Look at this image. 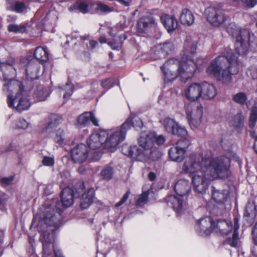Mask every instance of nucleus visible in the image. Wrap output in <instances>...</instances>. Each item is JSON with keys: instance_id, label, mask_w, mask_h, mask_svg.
<instances>
[{"instance_id": "1", "label": "nucleus", "mask_w": 257, "mask_h": 257, "mask_svg": "<svg viewBox=\"0 0 257 257\" xmlns=\"http://www.w3.org/2000/svg\"><path fill=\"white\" fill-rule=\"evenodd\" d=\"M226 31L229 35L235 38L234 47L236 54L230 50L225 56H219L213 60L206 69L207 74H212L223 83L230 82L231 75L238 73V56L246 55L255 39L254 34H251L248 29L238 28L234 23L228 25Z\"/></svg>"}, {"instance_id": "2", "label": "nucleus", "mask_w": 257, "mask_h": 257, "mask_svg": "<svg viewBox=\"0 0 257 257\" xmlns=\"http://www.w3.org/2000/svg\"><path fill=\"white\" fill-rule=\"evenodd\" d=\"M229 166V159L224 156L201 158L193 154L186 158L182 171L189 174L191 177L194 191L203 194L207 190L211 181L224 177Z\"/></svg>"}, {"instance_id": "3", "label": "nucleus", "mask_w": 257, "mask_h": 257, "mask_svg": "<svg viewBox=\"0 0 257 257\" xmlns=\"http://www.w3.org/2000/svg\"><path fill=\"white\" fill-rule=\"evenodd\" d=\"M197 42L187 36L184 41L180 61L171 59L161 67L165 81H171L179 77L184 82L191 78L197 68L203 63L204 60L198 59L194 61L197 50Z\"/></svg>"}, {"instance_id": "4", "label": "nucleus", "mask_w": 257, "mask_h": 257, "mask_svg": "<svg viewBox=\"0 0 257 257\" xmlns=\"http://www.w3.org/2000/svg\"><path fill=\"white\" fill-rule=\"evenodd\" d=\"M128 123L129 120H127L122 124L120 127L93 133L87 140L88 147L91 149L95 150L104 144V147L111 152H114L118 145L124 140L125 131L123 128Z\"/></svg>"}, {"instance_id": "5", "label": "nucleus", "mask_w": 257, "mask_h": 257, "mask_svg": "<svg viewBox=\"0 0 257 257\" xmlns=\"http://www.w3.org/2000/svg\"><path fill=\"white\" fill-rule=\"evenodd\" d=\"M62 202H57L55 205L56 211L53 210L52 212L48 209L44 211V220L46 224L49 227L54 228L49 229L52 231L60 227L62 225V216L63 212L61 207L62 205L65 208L70 207L73 203V191L69 187H65L61 192Z\"/></svg>"}, {"instance_id": "6", "label": "nucleus", "mask_w": 257, "mask_h": 257, "mask_svg": "<svg viewBox=\"0 0 257 257\" xmlns=\"http://www.w3.org/2000/svg\"><path fill=\"white\" fill-rule=\"evenodd\" d=\"M15 60L10 58L5 62H0V79L7 81L3 85V91L8 93V96L15 91H23L24 86L22 83L16 80L13 79L16 76V71L14 67Z\"/></svg>"}, {"instance_id": "7", "label": "nucleus", "mask_w": 257, "mask_h": 257, "mask_svg": "<svg viewBox=\"0 0 257 257\" xmlns=\"http://www.w3.org/2000/svg\"><path fill=\"white\" fill-rule=\"evenodd\" d=\"M155 142V134L151 132H142L138 139V144L141 148L136 150V159L143 162L148 157L147 155L149 150L153 148Z\"/></svg>"}, {"instance_id": "8", "label": "nucleus", "mask_w": 257, "mask_h": 257, "mask_svg": "<svg viewBox=\"0 0 257 257\" xmlns=\"http://www.w3.org/2000/svg\"><path fill=\"white\" fill-rule=\"evenodd\" d=\"M205 15L210 25L216 28L224 26L229 18L225 11L219 6L207 8L205 10Z\"/></svg>"}, {"instance_id": "9", "label": "nucleus", "mask_w": 257, "mask_h": 257, "mask_svg": "<svg viewBox=\"0 0 257 257\" xmlns=\"http://www.w3.org/2000/svg\"><path fill=\"white\" fill-rule=\"evenodd\" d=\"M7 103L10 108H15L19 112L26 110L31 106V103L28 98V94L26 90L17 92L15 96L8 95Z\"/></svg>"}, {"instance_id": "10", "label": "nucleus", "mask_w": 257, "mask_h": 257, "mask_svg": "<svg viewBox=\"0 0 257 257\" xmlns=\"http://www.w3.org/2000/svg\"><path fill=\"white\" fill-rule=\"evenodd\" d=\"M53 235L47 231H44L41 235L40 240L43 243V257H64L59 249L51 245Z\"/></svg>"}, {"instance_id": "11", "label": "nucleus", "mask_w": 257, "mask_h": 257, "mask_svg": "<svg viewBox=\"0 0 257 257\" xmlns=\"http://www.w3.org/2000/svg\"><path fill=\"white\" fill-rule=\"evenodd\" d=\"M190 145V141L186 138H182L173 146L169 151V155L172 161L180 162L185 157L186 149Z\"/></svg>"}, {"instance_id": "12", "label": "nucleus", "mask_w": 257, "mask_h": 257, "mask_svg": "<svg viewBox=\"0 0 257 257\" xmlns=\"http://www.w3.org/2000/svg\"><path fill=\"white\" fill-rule=\"evenodd\" d=\"M186 113L188 122L192 129L197 128L200 124L203 114V107L198 105L195 110H193L191 105L186 107Z\"/></svg>"}, {"instance_id": "13", "label": "nucleus", "mask_w": 257, "mask_h": 257, "mask_svg": "<svg viewBox=\"0 0 257 257\" xmlns=\"http://www.w3.org/2000/svg\"><path fill=\"white\" fill-rule=\"evenodd\" d=\"M163 124L168 133L182 138L187 136V131L185 128L180 126L173 119L170 117L165 118L163 120Z\"/></svg>"}, {"instance_id": "14", "label": "nucleus", "mask_w": 257, "mask_h": 257, "mask_svg": "<svg viewBox=\"0 0 257 257\" xmlns=\"http://www.w3.org/2000/svg\"><path fill=\"white\" fill-rule=\"evenodd\" d=\"M215 222L211 217L207 216L201 218L196 222L195 226L198 233L201 236H207L214 231Z\"/></svg>"}, {"instance_id": "15", "label": "nucleus", "mask_w": 257, "mask_h": 257, "mask_svg": "<svg viewBox=\"0 0 257 257\" xmlns=\"http://www.w3.org/2000/svg\"><path fill=\"white\" fill-rule=\"evenodd\" d=\"M202 83L193 82L184 90V96L189 101L194 102L201 98Z\"/></svg>"}, {"instance_id": "16", "label": "nucleus", "mask_w": 257, "mask_h": 257, "mask_svg": "<svg viewBox=\"0 0 257 257\" xmlns=\"http://www.w3.org/2000/svg\"><path fill=\"white\" fill-rule=\"evenodd\" d=\"M182 197L170 195L165 198V201L169 206L172 207L178 215H181L186 209V203Z\"/></svg>"}, {"instance_id": "17", "label": "nucleus", "mask_w": 257, "mask_h": 257, "mask_svg": "<svg viewBox=\"0 0 257 257\" xmlns=\"http://www.w3.org/2000/svg\"><path fill=\"white\" fill-rule=\"evenodd\" d=\"M88 156V149L84 144H78L71 150V157L75 163H82L84 162Z\"/></svg>"}, {"instance_id": "18", "label": "nucleus", "mask_w": 257, "mask_h": 257, "mask_svg": "<svg viewBox=\"0 0 257 257\" xmlns=\"http://www.w3.org/2000/svg\"><path fill=\"white\" fill-rule=\"evenodd\" d=\"M155 20L152 17H145L140 18L137 24V31L140 34L148 32L152 28L155 27Z\"/></svg>"}, {"instance_id": "19", "label": "nucleus", "mask_w": 257, "mask_h": 257, "mask_svg": "<svg viewBox=\"0 0 257 257\" xmlns=\"http://www.w3.org/2000/svg\"><path fill=\"white\" fill-rule=\"evenodd\" d=\"M91 121L96 126L98 125V120L91 111L85 112L80 114L77 120V125L80 127H84Z\"/></svg>"}, {"instance_id": "20", "label": "nucleus", "mask_w": 257, "mask_h": 257, "mask_svg": "<svg viewBox=\"0 0 257 257\" xmlns=\"http://www.w3.org/2000/svg\"><path fill=\"white\" fill-rule=\"evenodd\" d=\"M161 21L169 33L173 32L178 27V21L174 16L164 14L161 17Z\"/></svg>"}, {"instance_id": "21", "label": "nucleus", "mask_w": 257, "mask_h": 257, "mask_svg": "<svg viewBox=\"0 0 257 257\" xmlns=\"http://www.w3.org/2000/svg\"><path fill=\"white\" fill-rule=\"evenodd\" d=\"M215 222L214 231L219 232L222 235H226L232 230V225L230 221L219 219Z\"/></svg>"}, {"instance_id": "22", "label": "nucleus", "mask_w": 257, "mask_h": 257, "mask_svg": "<svg viewBox=\"0 0 257 257\" xmlns=\"http://www.w3.org/2000/svg\"><path fill=\"white\" fill-rule=\"evenodd\" d=\"M212 198L218 205H222L224 207V203L227 201L228 197V191L226 190H220L211 187Z\"/></svg>"}, {"instance_id": "23", "label": "nucleus", "mask_w": 257, "mask_h": 257, "mask_svg": "<svg viewBox=\"0 0 257 257\" xmlns=\"http://www.w3.org/2000/svg\"><path fill=\"white\" fill-rule=\"evenodd\" d=\"M201 98L210 100L215 97L217 94V90L212 84L206 82H202Z\"/></svg>"}, {"instance_id": "24", "label": "nucleus", "mask_w": 257, "mask_h": 257, "mask_svg": "<svg viewBox=\"0 0 257 257\" xmlns=\"http://www.w3.org/2000/svg\"><path fill=\"white\" fill-rule=\"evenodd\" d=\"M39 66L34 60H30L27 64L26 72L28 79H37L39 77Z\"/></svg>"}, {"instance_id": "25", "label": "nucleus", "mask_w": 257, "mask_h": 257, "mask_svg": "<svg viewBox=\"0 0 257 257\" xmlns=\"http://www.w3.org/2000/svg\"><path fill=\"white\" fill-rule=\"evenodd\" d=\"M174 190L179 196L187 195L190 191L189 182L185 179H181L177 181L174 186Z\"/></svg>"}, {"instance_id": "26", "label": "nucleus", "mask_w": 257, "mask_h": 257, "mask_svg": "<svg viewBox=\"0 0 257 257\" xmlns=\"http://www.w3.org/2000/svg\"><path fill=\"white\" fill-rule=\"evenodd\" d=\"M94 197V190L91 188L82 194L80 202L81 208L84 209L88 208L93 202Z\"/></svg>"}, {"instance_id": "27", "label": "nucleus", "mask_w": 257, "mask_h": 257, "mask_svg": "<svg viewBox=\"0 0 257 257\" xmlns=\"http://www.w3.org/2000/svg\"><path fill=\"white\" fill-rule=\"evenodd\" d=\"M233 233L231 238H227L225 241V243L229 244L233 247H237L239 242L238 233L237 230L239 228L238 219L235 217L233 220Z\"/></svg>"}, {"instance_id": "28", "label": "nucleus", "mask_w": 257, "mask_h": 257, "mask_svg": "<svg viewBox=\"0 0 257 257\" xmlns=\"http://www.w3.org/2000/svg\"><path fill=\"white\" fill-rule=\"evenodd\" d=\"M61 117L57 114H53L50 115L46 120L43 130L47 132L51 129L56 128L61 122Z\"/></svg>"}, {"instance_id": "29", "label": "nucleus", "mask_w": 257, "mask_h": 257, "mask_svg": "<svg viewBox=\"0 0 257 257\" xmlns=\"http://www.w3.org/2000/svg\"><path fill=\"white\" fill-rule=\"evenodd\" d=\"M174 49V46L173 43L171 42H165L163 44L159 45L156 53L160 54L158 58H162L166 57L167 55L171 53Z\"/></svg>"}, {"instance_id": "30", "label": "nucleus", "mask_w": 257, "mask_h": 257, "mask_svg": "<svg viewBox=\"0 0 257 257\" xmlns=\"http://www.w3.org/2000/svg\"><path fill=\"white\" fill-rule=\"evenodd\" d=\"M180 20L183 25L191 26L194 22V17L190 11L184 9L180 15Z\"/></svg>"}, {"instance_id": "31", "label": "nucleus", "mask_w": 257, "mask_h": 257, "mask_svg": "<svg viewBox=\"0 0 257 257\" xmlns=\"http://www.w3.org/2000/svg\"><path fill=\"white\" fill-rule=\"evenodd\" d=\"M256 206L253 202H249L247 204L244 212V216L247 217L248 221L252 222L256 215Z\"/></svg>"}, {"instance_id": "32", "label": "nucleus", "mask_w": 257, "mask_h": 257, "mask_svg": "<svg viewBox=\"0 0 257 257\" xmlns=\"http://www.w3.org/2000/svg\"><path fill=\"white\" fill-rule=\"evenodd\" d=\"M127 120H129V123L127 125H126L125 128H123V130L125 131V136L127 131L132 127H134L136 130H139L143 126L142 120L139 117H136L133 118L130 117L122 124L125 123Z\"/></svg>"}, {"instance_id": "33", "label": "nucleus", "mask_w": 257, "mask_h": 257, "mask_svg": "<svg viewBox=\"0 0 257 257\" xmlns=\"http://www.w3.org/2000/svg\"><path fill=\"white\" fill-rule=\"evenodd\" d=\"M34 56L37 60L41 63L47 62L49 59V53L46 48L38 47L36 48Z\"/></svg>"}, {"instance_id": "34", "label": "nucleus", "mask_w": 257, "mask_h": 257, "mask_svg": "<svg viewBox=\"0 0 257 257\" xmlns=\"http://www.w3.org/2000/svg\"><path fill=\"white\" fill-rule=\"evenodd\" d=\"M69 10H78L83 14H86L89 12V5L85 1H78L76 2L69 8Z\"/></svg>"}, {"instance_id": "35", "label": "nucleus", "mask_w": 257, "mask_h": 257, "mask_svg": "<svg viewBox=\"0 0 257 257\" xmlns=\"http://www.w3.org/2000/svg\"><path fill=\"white\" fill-rule=\"evenodd\" d=\"M27 8L28 6L23 2H15L11 5L9 9L17 13H22L27 11Z\"/></svg>"}, {"instance_id": "36", "label": "nucleus", "mask_w": 257, "mask_h": 257, "mask_svg": "<svg viewBox=\"0 0 257 257\" xmlns=\"http://www.w3.org/2000/svg\"><path fill=\"white\" fill-rule=\"evenodd\" d=\"M53 139L55 142L59 145H62L65 143V135L63 130L59 128L54 134Z\"/></svg>"}, {"instance_id": "37", "label": "nucleus", "mask_w": 257, "mask_h": 257, "mask_svg": "<svg viewBox=\"0 0 257 257\" xmlns=\"http://www.w3.org/2000/svg\"><path fill=\"white\" fill-rule=\"evenodd\" d=\"M48 95V93L45 88L42 86L39 87L34 94V97L37 101H44L47 99Z\"/></svg>"}, {"instance_id": "38", "label": "nucleus", "mask_w": 257, "mask_h": 257, "mask_svg": "<svg viewBox=\"0 0 257 257\" xmlns=\"http://www.w3.org/2000/svg\"><path fill=\"white\" fill-rule=\"evenodd\" d=\"M244 117L240 113H237L232 118L231 124L235 128H241L243 126Z\"/></svg>"}, {"instance_id": "39", "label": "nucleus", "mask_w": 257, "mask_h": 257, "mask_svg": "<svg viewBox=\"0 0 257 257\" xmlns=\"http://www.w3.org/2000/svg\"><path fill=\"white\" fill-rule=\"evenodd\" d=\"M135 148H138V147L123 145L121 147V152L126 156L132 157L136 159V150Z\"/></svg>"}, {"instance_id": "40", "label": "nucleus", "mask_w": 257, "mask_h": 257, "mask_svg": "<svg viewBox=\"0 0 257 257\" xmlns=\"http://www.w3.org/2000/svg\"><path fill=\"white\" fill-rule=\"evenodd\" d=\"M113 169L110 166L105 167L101 171L100 174L101 179L105 180H109L112 177Z\"/></svg>"}, {"instance_id": "41", "label": "nucleus", "mask_w": 257, "mask_h": 257, "mask_svg": "<svg viewBox=\"0 0 257 257\" xmlns=\"http://www.w3.org/2000/svg\"><path fill=\"white\" fill-rule=\"evenodd\" d=\"M148 155L147 158H146L143 162L146 161L148 160H152L155 161L159 159L162 155V153L159 150L156 148H152L149 150V153H147Z\"/></svg>"}, {"instance_id": "42", "label": "nucleus", "mask_w": 257, "mask_h": 257, "mask_svg": "<svg viewBox=\"0 0 257 257\" xmlns=\"http://www.w3.org/2000/svg\"><path fill=\"white\" fill-rule=\"evenodd\" d=\"M149 193L147 191L143 192L141 194L135 197L137 206H143L148 202Z\"/></svg>"}, {"instance_id": "43", "label": "nucleus", "mask_w": 257, "mask_h": 257, "mask_svg": "<svg viewBox=\"0 0 257 257\" xmlns=\"http://www.w3.org/2000/svg\"><path fill=\"white\" fill-rule=\"evenodd\" d=\"M74 90V86L71 83H67L62 91L64 92L63 98H68L72 94Z\"/></svg>"}, {"instance_id": "44", "label": "nucleus", "mask_w": 257, "mask_h": 257, "mask_svg": "<svg viewBox=\"0 0 257 257\" xmlns=\"http://www.w3.org/2000/svg\"><path fill=\"white\" fill-rule=\"evenodd\" d=\"M257 121V106L255 105L252 107L250 118L249 121V125L250 127H253Z\"/></svg>"}, {"instance_id": "45", "label": "nucleus", "mask_w": 257, "mask_h": 257, "mask_svg": "<svg viewBox=\"0 0 257 257\" xmlns=\"http://www.w3.org/2000/svg\"><path fill=\"white\" fill-rule=\"evenodd\" d=\"M247 97L243 92H239L235 94L233 96V100L241 105L244 104L246 102Z\"/></svg>"}, {"instance_id": "46", "label": "nucleus", "mask_w": 257, "mask_h": 257, "mask_svg": "<svg viewBox=\"0 0 257 257\" xmlns=\"http://www.w3.org/2000/svg\"><path fill=\"white\" fill-rule=\"evenodd\" d=\"M69 177V172L67 170L64 171L58 176V181L60 183H63L64 185L67 184Z\"/></svg>"}, {"instance_id": "47", "label": "nucleus", "mask_w": 257, "mask_h": 257, "mask_svg": "<svg viewBox=\"0 0 257 257\" xmlns=\"http://www.w3.org/2000/svg\"><path fill=\"white\" fill-rule=\"evenodd\" d=\"M15 125L16 128L25 130L28 127L29 124L25 119L20 118L19 119L15 120Z\"/></svg>"}, {"instance_id": "48", "label": "nucleus", "mask_w": 257, "mask_h": 257, "mask_svg": "<svg viewBox=\"0 0 257 257\" xmlns=\"http://www.w3.org/2000/svg\"><path fill=\"white\" fill-rule=\"evenodd\" d=\"M96 9L98 11H100L102 13H107L112 12L113 10V8L110 7L107 5L102 3H99L97 5Z\"/></svg>"}, {"instance_id": "49", "label": "nucleus", "mask_w": 257, "mask_h": 257, "mask_svg": "<svg viewBox=\"0 0 257 257\" xmlns=\"http://www.w3.org/2000/svg\"><path fill=\"white\" fill-rule=\"evenodd\" d=\"M231 2H238L241 1L243 5L248 8H253L257 4V0H229Z\"/></svg>"}, {"instance_id": "50", "label": "nucleus", "mask_w": 257, "mask_h": 257, "mask_svg": "<svg viewBox=\"0 0 257 257\" xmlns=\"http://www.w3.org/2000/svg\"><path fill=\"white\" fill-rule=\"evenodd\" d=\"M114 79L112 78H108L101 82V86L106 90L111 88L114 84Z\"/></svg>"}, {"instance_id": "51", "label": "nucleus", "mask_w": 257, "mask_h": 257, "mask_svg": "<svg viewBox=\"0 0 257 257\" xmlns=\"http://www.w3.org/2000/svg\"><path fill=\"white\" fill-rule=\"evenodd\" d=\"M8 30L10 32L15 33H23L25 31V28L17 25L11 24L8 27Z\"/></svg>"}, {"instance_id": "52", "label": "nucleus", "mask_w": 257, "mask_h": 257, "mask_svg": "<svg viewBox=\"0 0 257 257\" xmlns=\"http://www.w3.org/2000/svg\"><path fill=\"white\" fill-rule=\"evenodd\" d=\"M42 163L46 166H53L54 164V160L52 157L45 156L42 160Z\"/></svg>"}, {"instance_id": "53", "label": "nucleus", "mask_w": 257, "mask_h": 257, "mask_svg": "<svg viewBox=\"0 0 257 257\" xmlns=\"http://www.w3.org/2000/svg\"><path fill=\"white\" fill-rule=\"evenodd\" d=\"M130 193H131V192H130V190H128L126 192V193L123 195V196H122V197L120 199V200L115 204V207H119V206L122 205L123 204H124V202L128 199V198L130 195Z\"/></svg>"}, {"instance_id": "54", "label": "nucleus", "mask_w": 257, "mask_h": 257, "mask_svg": "<svg viewBox=\"0 0 257 257\" xmlns=\"http://www.w3.org/2000/svg\"><path fill=\"white\" fill-rule=\"evenodd\" d=\"M9 199V196L4 192L0 191V206L5 205Z\"/></svg>"}, {"instance_id": "55", "label": "nucleus", "mask_w": 257, "mask_h": 257, "mask_svg": "<svg viewBox=\"0 0 257 257\" xmlns=\"http://www.w3.org/2000/svg\"><path fill=\"white\" fill-rule=\"evenodd\" d=\"M247 73L253 79L257 80V68H251L248 70Z\"/></svg>"}, {"instance_id": "56", "label": "nucleus", "mask_w": 257, "mask_h": 257, "mask_svg": "<svg viewBox=\"0 0 257 257\" xmlns=\"http://www.w3.org/2000/svg\"><path fill=\"white\" fill-rule=\"evenodd\" d=\"M108 45L111 47L112 50H118L121 47V43H116L113 42H109L108 43Z\"/></svg>"}, {"instance_id": "57", "label": "nucleus", "mask_w": 257, "mask_h": 257, "mask_svg": "<svg viewBox=\"0 0 257 257\" xmlns=\"http://www.w3.org/2000/svg\"><path fill=\"white\" fill-rule=\"evenodd\" d=\"M252 237L253 241L257 242V223L255 224L252 230Z\"/></svg>"}, {"instance_id": "58", "label": "nucleus", "mask_w": 257, "mask_h": 257, "mask_svg": "<svg viewBox=\"0 0 257 257\" xmlns=\"http://www.w3.org/2000/svg\"><path fill=\"white\" fill-rule=\"evenodd\" d=\"M165 139L162 136H159L158 137H155V141L158 145H162L165 142Z\"/></svg>"}, {"instance_id": "59", "label": "nucleus", "mask_w": 257, "mask_h": 257, "mask_svg": "<svg viewBox=\"0 0 257 257\" xmlns=\"http://www.w3.org/2000/svg\"><path fill=\"white\" fill-rule=\"evenodd\" d=\"M13 180V177H4L1 179V182L6 185H9L11 183Z\"/></svg>"}, {"instance_id": "60", "label": "nucleus", "mask_w": 257, "mask_h": 257, "mask_svg": "<svg viewBox=\"0 0 257 257\" xmlns=\"http://www.w3.org/2000/svg\"><path fill=\"white\" fill-rule=\"evenodd\" d=\"M52 186L51 185H48L45 187V188L44 189V192L46 195H48L52 193L51 189H52Z\"/></svg>"}, {"instance_id": "61", "label": "nucleus", "mask_w": 257, "mask_h": 257, "mask_svg": "<svg viewBox=\"0 0 257 257\" xmlns=\"http://www.w3.org/2000/svg\"><path fill=\"white\" fill-rule=\"evenodd\" d=\"M4 236V232L2 229H0V255L3 254V248L2 244L3 241V237Z\"/></svg>"}, {"instance_id": "62", "label": "nucleus", "mask_w": 257, "mask_h": 257, "mask_svg": "<svg viewBox=\"0 0 257 257\" xmlns=\"http://www.w3.org/2000/svg\"><path fill=\"white\" fill-rule=\"evenodd\" d=\"M89 45L91 49H93L96 47V46L98 45V43L97 41L91 40L89 41Z\"/></svg>"}, {"instance_id": "63", "label": "nucleus", "mask_w": 257, "mask_h": 257, "mask_svg": "<svg viewBox=\"0 0 257 257\" xmlns=\"http://www.w3.org/2000/svg\"><path fill=\"white\" fill-rule=\"evenodd\" d=\"M149 179L151 181H154L156 177V174L153 172H150L148 175Z\"/></svg>"}, {"instance_id": "64", "label": "nucleus", "mask_w": 257, "mask_h": 257, "mask_svg": "<svg viewBox=\"0 0 257 257\" xmlns=\"http://www.w3.org/2000/svg\"><path fill=\"white\" fill-rule=\"evenodd\" d=\"M254 143L253 144L254 149L255 150V152L257 153V136H254Z\"/></svg>"}]
</instances>
